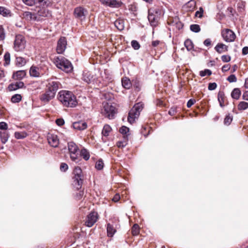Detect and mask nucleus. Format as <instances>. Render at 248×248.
<instances>
[{
	"instance_id": "f257e3e1",
	"label": "nucleus",
	"mask_w": 248,
	"mask_h": 248,
	"mask_svg": "<svg viewBox=\"0 0 248 248\" xmlns=\"http://www.w3.org/2000/svg\"><path fill=\"white\" fill-rule=\"evenodd\" d=\"M58 100L64 106L67 107H75L78 102L75 95L68 91H61L58 93Z\"/></svg>"
},
{
	"instance_id": "f03ea898",
	"label": "nucleus",
	"mask_w": 248,
	"mask_h": 248,
	"mask_svg": "<svg viewBox=\"0 0 248 248\" xmlns=\"http://www.w3.org/2000/svg\"><path fill=\"white\" fill-rule=\"evenodd\" d=\"M54 62L58 68L66 73L71 72L73 69L70 62L62 56H60L55 58Z\"/></svg>"
},
{
	"instance_id": "7ed1b4c3",
	"label": "nucleus",
	"mask_w": 248,
	"mask_h": 248,
	"mask_svg": "<svg viewBox=\"0 0 248 248\" xmlns=\"http://www.w3.org/2000/svg\"><path fill=\"white\" fill-rule=\"evenodd\" d=\"M162 12L159 8H151L149 10L148 20L153 27L158 25V20L161 15Z\"/></svg>"
},
{
	"instance_id": "20e7f679",
	"label": "nucleus",
	"mask_w": 248,
	"mask_h": 248,
	"mask_svg": "<svg viewBox=\"0 0 248 248\" xmlns=\"http://www.w3.org/2000/svg\"><path fill=\"white\" fill-rule=\"evenodd\" d=\"M143 108V104L140 103L136 104L133 107L129 112L127 118L129 123L133 124L135 122V120L138 118Z\"/></svg>"
},
{
	"instance_id": "39448f33",
	"label": "nucleus",
	"mask_w": 248,
	"mask_h": 248,
	"mask_svg": "<svg viewBox=\"0 0 248 248\" xmlns=\"http://www.w3.org/2000/svg\"><path fill=\"white\" fill-rule=\"evenodd\" d=\"M74 174L73 185L77 190L79 189L83 183V176L82 170L79 167H76L74 170Z\"/></svg>"
},
{
	"instance_id": "423d86ee",
	"label": "nucleus",
	"mask_w": 248,
	"mask_h": 248,
	"mask_svg": "<svg viewBox=\"0 0 248 248\" xmlns=\"http://www.w3.org/2000/svg\"><path fill=\"white\" fill-rule=\"evenodd\" d=\"M101 113L109 119H113L116 113L115 107L111 103L104 102L103 103V108L101 109Z\"/></svg>"
},
{
	"instance_id": "0eeeda50",
	"label": "nucleus",
	"mask_w": 248,
	"mask_h": 248,
	"mask_svg": "<svg viewBox=\"0 0 248 248\" xmlns=\"http://www.w3.org/2000/svg\"><path fill=\"white\" fill-rule=\"evenodd\" d=\"M68 148L71 159L77 163L80 160V156L78 153V148L73 142L68 143Z\"/></svg>"
},
{
	"instance_id": "6e6552de",
	"label": "nucleus",
	"mask_w": 248,
	"mask_h": 248,
	"mask_svg": "<svg viewBox=\"0 0 248 248\" xmlns=\"http://www.w3.org/2000/svg\"><path fill=\"white\" fill-rule=\"evenodd\" d=\"M26 46V41L24 37L21 35H17L14 43V49L16 51H23Z\"/></svg>"
},
{
	"instance_id": "1a4fd4ad",
	"label": "nucleus",
	"mask_w": 248,
	"mask_h": 248,
	"mask_svg": "<svg viewBox=\"0 0 248 248\" xmlns=\"http://www.w3.org/2000/svg\"><path fill=\"white\" fill-rule=\"evenodd\" d=\"M87 15V10L83 7L78 6L74 9V15L75 17L81 21L85 20Z\"/></svg>"
},
{
	"instance_id": "9d476101",
	"label": "nucleus",
	"mask_w": 248,
	"mask_h": 248,
	"mask_svg": "<svg viewBox=\"0 0 248 248\" xmlns=\"http://www.w3.org/2000/svg\"><path fill=\"white\" fill-rule=\"evenodd\" d=\"M221 35L223 39L227 42H233L236 37L234 32L228 29L223 30L221 31Z\"/></svg>"
},
{
	"instance_id": "9b49d317",
	"label": "nucleus",
	"mask_w": 248,
	"mask_h": 248,
	"mask_svg": "<svg viewBox=\"0 0 248 248\" xmlns=\"http://www.w3.org/2000/svg\"><path fill=\"white\" fill-rule=\"evenodd\" d=\"M98 218V215L97 213L92 212L87 217L85 224L86 226L91 227L97 221Z\"/></svg>"
},
{
	"instance_id": "f8f14e48",
	"label": "nucleus",
	"mask_w": 248,
	"mask_h": 248,
	"mask_svg": "<svg viewBox=\"0 0 248 248\" xmlns=\"http://www.w3.org/2000/svg\"><path fill=\"white\" fill-rule=\"evenodd\" d=\"M67 45L66 39L64 37H61L58 41L56 50L58 53L62 54L65 50Z\"/></svg>"
},
{
	"instance_id": "ddd939ff",
	"label": "nucleus",
	"mask_w": 248,
	"mask_h": 248,
	"mask_svg": "<svg viewBox=\"0 0 248 248\" xmlns=\"http://www.w3.org/2000/svg\"><path fill=\"white\" fill-rule=\"evenodd\" d=\"M47 81L48 90L52 91V92H54V93L56 94L60 85V83L57 81L54 80L53 78L48 79Z\"/></svg>"
},
{
	"instance_id": "4468645a",
	"label": "nucleus",
	"mask_w": 248,
	"mask_h": 248,
	"mask_svg": "<svg viewBox=\"0 0 248 248\" xmlns=\"http://www.w3.org/2000/svg\"><path fill=\"white\" fill-rule=\"evenodd\" d=\"M55 95V94L54 93V92H52V91L47 90L41 96L40 99L42 101L46 103L53 99Z\"/></svg>"
},
{
	"instance_id": "2eb2a0df",
	"label": "nucleus",
	"mask_w": 248,
	"mask_h": 248,
	"mask_svg": "<svg viewBox=\"0 0 248 248\" xmlns=\"http://www.w3.org/2000/svg\"><path fill=\"white\" fill-rule=\"evenodd\" d=\"M47 140L49 145L53 147H57L59 144V140L57 135L50 134L47 136Z\"/></svg>"
},
{
	"instance_id": "dca6fc26",
	"label": "nucleus",
	"mask_w": 248,
	"mask_h": 248,
	"mask_svg": "<svg viewBox=\"0 0 248 248\" xmlns=\"http://www.w3.org/2000/svg\"><path fill=\"white\" fill-rule=\"evenodd\" d=\"M37 20H40L41 17H49L51 16V13L46 8L43 7L36 13Z\"/></svg>"
},
{
	"instance_id": "f3484780",
	"label": "nucleus",
	"mask_w": 248,
	"mask_h": 248,
	"mask_svg": "<svg viewBox=\"0 0 248 248\" xmlns=\"http://www.w3.org/2000/svg\"><path fill=\"white\" fill-rule=\"evenodd\" d=\"M82 76V79L87 83H91L94 80L93 75L90 72L84 71Z\"/></svg>"
},
{
	"instance_id": "a211bd4d",
	"label": "nucleus",
	"mask_w": 248,
	"mask_h": 248,
	"mask_svg": "<svg viewBox=\"0 0 248 248\" xmlns=\"http://www.w3.org/2000/svg\"><path fill=\"white\" fill-rule=\"evenodd\" d=\"M102 4L111 7H118L119 3L116 0H100Z\"/></svg>"
},
{
	"instance_id": "6ab92c4d",
	"label": "nucleus",
	"mask_w": 248,
	"mask_h": 248,
	"mask_svg": "<svg viewBox=\"0 0 248 248\" xmlns=\"http://www.w3.org/2000/svg\"><path fill=\"white\" fill-rule=\"evenodd\" d=\"M73 127L75 129L83 130L87 128V125L86 123L83 121H79L74 123L73 124Z\"/></svg>"
},
{
	"instance_id": "aec40b11",
	"label": "nucleus",
	"mask_w": 248,
	"mask_h": 248,
	"mask_svg": "<svg viewBox=\"0 0 248 248\" xmlns=\"http://www.w3.org/2000/svg\"><path fill=\"white\" fill-rule=\"evenodd\" d=\"M228 46L223 43H218L215 47V49L218 53H222L228 51Z\"/></svg>"
},
{
	"instance_id": "412c9836",
	"label": "nucleus",
	"mask_w": 248,
	"mask_h": 248,
	"mask_svg": "<svg viewBox=\"0 0 248 248\" xmlns=\"http://www.w3.org/2000/svg\"><path fill=\"white\" fill-rule=\"evenodd\" d=\"M51 4L50 0H34V5L47 7Z\"/></svg>"
},
{
	"instance_id": "4be33fe9",
	"label": "nucleus",
	"mask_w": 248,
	"mask_h": 248,
	"mask_svg": "<svg viewBox=\"0 0 248 248\" xmlns=\"http://www.w3.org/2000/svg\"><path fill=\"white\" fill-rule=\"evenodd\" d=\"M30 74L31 77H39L40 75V68L35 66H32L30 70Z\"/></svg>"
},
{
	"instance_id": "5701e85b",
	"label": "nucleus",
	"mask_w": 248,
	"mask_h": 248,
	"mask_svg": "<svg viewBox=\"0 0 248 248\" xmlns=\"http://www.w3.org/2000/svg\"><path fill=\"white\" fill-rule=\"evenodd\" d=\"M107 231L108 236L109 237H112L116 232V230L114 228L113 225L110 223L107 224Z\"/></svg>"
},
{
	"instance_id": "b1692460",
	"label": "nucleus",
	"mask_w": 248,
	"mask_h": 248,
	"mask_svg": "<svg viewBox=\"0 0 248 248\" xmlns=\"http://www.w3.org/2000/svg\"><path fill=\"white\" fill-rule=\"evenodd\" d=\"M26 76V72L24 70H19L13 74V78L15 79H20L23 78Z\"/></svg>"
},
{
	"instance_id": "393cba45",
	"label": "nucleus",
	"mask_w": 248,
	"mask_h": 248,
	"mask_svg": "<svg viewBox=\"0 0 248 248\" xmlns=\"http://www.w3.org/2000/svg\"><path fill=\"white\" fill-rule=\"evenodd\" d=\"M122 84L123 87L126 89H130L132 86L130 79L126 77L123 78L122 79Z\"/></svg>"
},
{
	"instance_id": "a878e982",
	"label": "nucleus",
	"mask_w": 248,
	"mask_h": 248,
	"mask_svg": "<svg viewBox=\"0 0 248 248\" xmlns=\"http://www.w3.org/2000/svg\"><path fill=\"white\" fill-rule=\"evenodd\" d=\"M27 63L25 59L21 57H16V65L18 67H22Z\"/></svg>"
},
{
	"instance_id": "bb28decb",
	"label": "nucleus",
	"mask_w": 248,
	"mask_h": 248,
	"mask_svg": "<svg viewBox=\"0 0 248 248\" xmlns=\"http://www.w3.org/2000/svg\"><path fill=\"white\" fill-rule=\"evenodd\" d=\"M24 16L28 20H37V16L36 13L26 12L24 13Z\"/></svg>"
},
{
	"instance_id": "cd10ccee",
	"label": "nucleus",
	"mask_w": 248,
	"mask_h": 248,
	"mask_svg": "<svg viewBox=\"0 0 248 248\" xmlns=\"http://www.w3.org/2000/svg\"><path fill=\"white\" fill-rule=\"evenodd\" d=\"M24 84L23 82L18 81L16 82L15 84H11L9 86V88L10 90H16L19 88H22L24 87Z\"/></svg>"
},
{
	"instance_id": "c85d7f7f",
	"label": "nucleus",
	"mask_w": 248,
	"mask_h": 248,
	"mask_svg": "<svg viewBox=\"0 0 248 248\" xmlns=\"http://www.w3.org/2000/svg\"><path fill=\"white\" fill-rule=\"evenodd\" d=\"M9 137V134L6 131H3L0 132V138L1 142L5 144L8 140Z\"/></svg>"
},
{
	"instance_id": "c756f323",
	"label": "nucleus",
	"mask_w": 248,
	"mask_h": 248,
	"mask_svg": "<svg viewBox=\"0 0 248 248\" xmlns=\"http://www.w3.org/2000/svg\"><path fill=\"white\" fill-rule=\"evenodd\" d=\"M241 95V91L239 88H234L232 93L231 96L232 98L238 100Z\"/></svg>"
},
{
	"instance_id": "7c9ffc66",
	"label": "nucleus",
	"mask_w": 248,
	"mask_h": 248,
	"mask_svg": "<svg viewBox=\"0 0 248 248\" xmlns=\"http://www.w3.org/2000/svg\"><path fill=\"white\" fill-rule=\"evenodd\" d=\"M224 98L225 95L223 92H219L218 93V100L219 102V105L220 107H223L224 106Z\"/></svg>"
},
{
	"instance_id": "2f4dec72",
	"label": "nucleus",
	"mask_w": 248,
	"mask_h": 248,
	"mask_svg": "<svg viewBox=\"0 0 248 248\" xmlns=\"http://www.w3.org/2000/svg\"><path fill=\"white\" fill-rule=\"evenodd\" d=\"M111 130V127L108 124H105L102 130V134L104 136L107 137L108 136Z\"/></svg>"
},
{
	"instance_id": "473e14b6",
	"label": "nucleus",
	"mask_w": 248,
	"mask_h": 248,
	"mask_svg": "<svg viewBox=\"0 0 248 248\" xmlns=\"http://www.w3.org/2000/svg\"><path fill=\"white\" fill-rule=\"evenodd\" d=\"M80 155L85 160H88L90 158V155L89 152L85 148L81 149Z\"/></svg>"
},
{
	"instance_id": "72a5a7b5",
	"label": "nucleus",
	"mask_w": 248,
	"mask_h": 248,
	"mask_svg": "<svg viewBox=\"0 0 248 248\" xmlns=\"http://www.w3.org/2000/svg\"><path fill=\"white\" fill-rule=\"evenodd\" d=\"M238 109L239 110H244L248 108V103L245 101H241L238 105Z\"/></svg>"
},
{
	"instance_id": "f704fd0d",
	"label": "nucleus",
	"mask_w": 248,
	"mask_h": 248,
	"mask_svg": "<svg viewBox=\"0 0 248 248\" xmlns=\"http://www.w3.org/2000/svg\"><path fill=\"white\" fill-rule=\"evenodd\" d=\"M115 27L120 31H122L124 29V21L122 20H117L114 22Z\"/></svg>"
},
{
	"instance_id": "c9c22d12",
	"label": "nucleus",
	"mask_w": 248,
	"mask_h": 248,
	"mask_svg": "<svg viewBox=\"0 0 248 248\" xmlns=\"http://www.w3.org/2000/svg\"><path fill=\"white\" fill-rule=\"evenodd\" d=\"M127 138L124 137L123 140L119 141L117 142V146L121 148L124 147L127 144Z\"/></svg>"
},
{
	"instance_id": "e433bc0d",
	"label": "nucleus",
	"mask_w": 248,
	"mask_h": 248,
	"mask_svg": "<svg viewBox=\"0 0 248 248\" xmlns=\"http://www.w3.org/2000/svg\"><path fill=\"white\" fill-rule=\"evenodd\" d=\"M27 134L25 132H16L15 133V137L17 139H22L26 137Z\"/></svg>"
},
{
	"instance_id": "4c0bfd02",
	"label": "nucleus",
	"mask_w": 248,
	"mask_h": 248,
	"mask_svg": "<svg viewBox=\"0 0 248 248\" xmlns=\"http://www.w3.org/2000/svg\"><path fill=\"white\" fill-rule=\"evenodd\" d=\"M22 97L20 94H16L12 96L11 97V101L13 103H18L21 100Z\"/></svg>"
},
{
	"instance_id": "58836bf2",
	"label": "nucleus",
	"mask_w": 248,
	"mask_h": 248,
	"mask_svg": "<svg viewBox=\"0 0 248 248\" xmlns=\"http://www.w3.org/2000/svg\"><path fill=\"white\" fill-rule=\"evenodd\" d=\"M0 14L6 16L10 14V11L4 7H0Z\"/></svg>"
},
{
	"instance_id": "ea45409f",
	"label": "nucleus",
	"mask_w": 248,
	"mask_h": 248,
	"mask_svg": "<svg viewBox=\"0 0 248 248\" xmlns=\"http://www.w3.org/2000/svg\"><path fill=\"white\" fill-rule=\"evenodd\" d=\"M4 65H8L10 63V54L9 52L5 53L4 56Z\"/></svg>"
},
{
	"instance_id": "a19ab883",
	"label": "nucleus",
	"mask_w": 248,
	"mask_h": 248,
	"mask_svg": "<svg viewBox=\"0 0 248 248\" xmlns=\"http://www.w3.org/2000/svg\"><path fill=\"white\" fill-rule=\"evenodd\" d=\"M140 231L139 226L137 224H135L132 228V233L134 235H137L139 234Z\"/></svg>"
},
{
	"instance_id": "79ce46f5",
	"label": "nucleus",
	"mask_w": 248,
	"mask_h": 248,
	"mask_svg": "<svg viewBox=\"0 0 248 248\" xmlns=\"http://www.w3.org/2000/svg\"><path fill=\"white\" fill-rule=\"evenodd\" d=\"M185 46L188 51L192 50L193 48L192 42L189 39L186 40L185 42Z\"/></svg>"
},
{
	"instance_id": "37998d69",
	"label": "nucleus",
	"mask_w": 248,
	"mask_h": 248,
	"mask_svg": "<svg viewBox=\"0 0 248 248\" xmlns=\"http://www.w3.org/2000/svg\"><path fill=\"white\" fill-rule=\"evenodd\" d=\"M129 128H128L126 126H123L119 130V131L121 133H122V134L124 135V137H125L126 138H127V133H128L129 132Z\"/></svg>"
},
{
	"instance_id": "c03bdc74",
	"label": "nucleus",
	"mask_w": 248,
	"mask_h": 248,
	"mask_svg": "<svg viewBox=\"0 0 248 248\" xmlns=\"http://www.w3.org/2000/svg\"><path fill=\"white\" fill-rule=\"evenodd\" d=\"M104 167V163L102 160L99 159L95 164V168L98 170H102Z\"/></svg>"
},
{
	"instance_id": "a18cd8bd",
	"label": "nucleus",
	"mask_w": 248,
	"mask_h": 248,
	"mask_svg": "<svg viewBox=\"0 0 248 248\" xmlns=\"http://www.w3.org/2000/svg\"><path fill=\"white\" fill-rule=\"evenodd\" d=\"M190 30L195 32H198L200 31V27L199 25L193 24L190 26Z\"/></svg>"
},
{
	"instance_id": "49530a36",
	"label": "nucleus",
	"mask_w": 248,
	"mask_h": 248,
	"mask_svg": "<svg viewBox=\"0 0 248 248\" xmlns=\"http://www.w3.org/2000/svg\"><path fill=\"white\" fill-rule=\"evenodd\" d=\"M212 74V72L209 69H205L203 71H201L200 72V75L201 77H204L206 75L210 76Z\"/></svg>"
},
{
	"instance_id": "de8ad7c7",
	"label": "nucleus",
	"mask_w": 248,
	"mask_h": 248,
	"mask_svg": "<svg viewBox=\"0 0 248 248\" xmlns=\"http://www.w3.org/2000/svg\"><path fill=\"white\" fill-rule=\"evenodd\" d=\"M232 120V117L230 116V115H227L224 119V123L226 125H229L231 123Z\"/></svg>"
},
{
	"instance_id": "09e8293b",
	"label": "nucleus",
	"mask_w": 248,
	"mask_h": 248,
	"mask_svg": "<svg viewBox=\"0 0 248 248\" xmlns=\"http://www.w3.org/2000/svg\"><path fill=\"white\" fill-rule=\"evenodd\" d=\"M131 46L135 50H138L140 47V45L139 43L136 40H133L131 42Z\"/></svg>"
},
{
	"instance_id": "8fccbe9b",
	"label": "nucleus",
	"mask_w": 248,
	"mask_h": 248,
	"mask_svg": "<svg viewBox=\"0 0 248 248\" xmlns=\"http://www.w3.org/2000/svg\"><path fill=\"white\" fill-rule=\"evenodd\" d=\"M5 37V34L4 30L2 26H0V41L3 40Z\"/></svg>"
},
{
	"instance_id": "3c124183",
	"label": "nucleus",
	"mask_w": 248,
	"mask_h": 248,
	"mask_svg": "<svg viewBox=\"0 0 248 248\" xmlns=\"http://www.w3.org/2000/svg\"><path fill=\"white\" fill-rule=\"evenodd\" d=\"M195 4V1L193 0H191L186 3V5L187 7H189L190 10H191L194 9Z\"/></svg>"
},
{
	"instance_id": "603ef678",
	"label": "nucleus",
	"mask_w": 248,
	"mask_h": 248,
	"mask_svg": "<svg viewBox=\"0 0 248 248\" xmlns=\"http://www.w3.org/2000/svg\"><path fill=\"white\" fill-rule=\"evenodd\" d=\"M227 80L230 82H235L237 81V78L234 75H231L228 77Z\"/></svg>"
},
{
	"instance_id": "864d4df0",
	"label": "nucleus",
	"mask_w": 248,
	"mask_h": 248,
	"mask_svg": "<svg viewBox=\"0 0 248 248\" xmlns=\"http://www.w3.org/2000/svg\"><path fill=\"white\" fill-rule=\"evenodd\" d=\"M203 13V10L202 7H200L199 9V11H197L195 13V16L201 18L202 16V14Z\"/></svg>"
},
{
	"instance_id": "5fc2aeb1",
	"label": "nucleus",
	"mask_w": 248,
	"mask_h": 248,
	"mask_svg": "<svg viewBox=\"0 0 248 248\" xmlns=\"http://www.w3.org/2000/svg\"><path fill=\"white\" fill-rule=\"evenodd\" d=\"M68 168V166L67 164L65 163H62L61 164L60 166V170L62 171H65L66 170H67Z\"/></svg>"
},
{
	"instance_id": "6e6d98bb",
	"label": "nucleus",
	"mask_w": 248,
	"mask_h": 248,
	"mask_svg": "<svg viewBox=\"0 0 248 248\" xmlns=\"http://www.w3.org/2000/svg\"><path fill=\"white\" fill-rule=\"evenodd\" d=\"M22 1L27 5L30 6L34 5V0H22Z\"/></svg>"
},
{
	"instance_id": "4d7b16f0",
	"label": "nucleus",
	"mask_w": 248,
	"mask_h": 248,
	"mask_svg": "<svg viewBox=\"0 0 248 248\" xmlns=\"http://www.w3.org/2000/svg\"><path fill=\"white\" fill-rule=\"evenodd\" d=\"M221 60L224 62H227L231 61V57L229 55H223L221 56Z\"/></svg>"
},
{
	"instance_id": "13d9d810",
	"label": "nucleus",
	"mask_w": 248,
	"mask_h": 248,
	"mask_svg": "<svg viewBox=\"0 0 248 248\" xmlns=\"http://www.w3.org/2000/svg\"><path fill=\"white\" fill-rule=\"evenodd\" d=\"M8 129L7 124L4 122H0V129L7 130Z\"/></svg>"
},
{
	"instance_id": "bf43d9fd",
	"label": "nucleus",
	"mask_w": 248,
	"mask_h": 248,
	"mask_svg": "<svg viewBox=\"0 0 248 248\" xmlns=\"http://www.w3.org/2000/svg\"><path fill=\"white\" fill-rule=\"evenodd\" d=\"M217 87V85L216 83H210L208 85V90L212 91L215 90Z\"/></svg>"
},
{
	"instance_id": "052dcab7",
	"label": "nucleus",
	"mask_w": 248,
	"mask_h": 248,
	"mask_svg": "<svg viewBox=\"0 0 248 248\" xmlns=\"http://www.w3.org/2000/svg\"><path fill=\"white\" fill-rule=\"evenodd\" d=\"M56 123L58 125L62 126L64 124V121L63 119L60 118V119H58L56 120Z\"/></svg>"
},
{
	"instance_id": "680f3d73",
	"label": "nucleus",
	"mask_w": 248,
	"mask_h": 248,
	"mask_svg": "<svg viewBox=\"0 0 248 248\" xmlns=\"http://www.w3.org/2000/svg\"><path fill=\"white\" fill-rule=\"evenodd\" d=\"M195 102V99H191L189 100L187 103V107L188 108H190Z\"/></svg>"
},
{
	"instance_id": "e2e57ef3",
	"label": "nucleus",
	"mask_w": 248,
	"mask_h": 248,
	"mask_svg": "<svg viewBox=\"0 0 248 248\" xmlns=\"http://www.w3.org/2000/svg\"><path fill=\"white\" fill-rule=\"evenodd\" d=\"M230 69V65L229 64H226L222 66V71L223 72L228 71Z\"/></svg>"
},
{
	"instance_id": "0e129e2a",
	"label": "nucleus",
	"mask_w": 248,
	"mask_h": 248,
	"mask_svg": "<svg viewBox=\"0 0 248 248\" xmlns=\"http://www.w3.org/2000/svg\"><path fill=\"white\" fill-rule=\"evenodd\" d=\"M83 191H81V190H80L78 191V193L77 194V199H78V200H79L81 198V197H82L83 195Z\"/></svg>"
},
{
	"instance_id": "69168bd1",
	"label": "nucleus",
	"mask_w": 248,
	"mask_h": 248,
	"mask_svg": "<svg viewBox=\"0 0 248 248\" xmlns=\"http://www.w3.org/2000/svg\"><path fill=\"white\" fill-rule=\"evenodd\" d=\"M120 199V196L119 194H116L112 199V201L114 202H117Z\"/></svg>"
},
{
	"instance_id": "338daca9",
	"label": "nucleus",
	"mask_w": 248,
	"mask_h": 248,
	"mask_svg": "<svg viewBox=\"0 0 248 248\" xmlns=\"http://www.w3.org/2000/svg\"><path fill=\"white\" fill-rule=\"evenodd\" d=\"M242 53L243 55H247L248 54V47L245 46L242 49Z\"/></svg>"
},
{
	"instance_id": "774afa93",
	"label": "nucleus",
	"mask_w": 248,
	"mask_h": 248,
	"mask_svg": "<svg viewBox=\"0 0 248 248\" xmlns=\"http://www.w3.org/2000/svg\"><path fill=\"white\" fill-rule=\"evenodd\" d=\"M243 98L244 100L248 101V91H246L243 95Z\"/></svg>"
}]
</instances>
